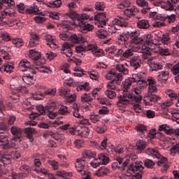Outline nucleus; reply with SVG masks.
<instances>
[{"label":"nucleus","mask_w":179,"mask_h":179,"mask_svg":"<svg viewBox=\"0 0 179 179\" xmlns=\"http://www.w3.org/2000/svg\"><path fill=\"white\" fill-rule=\"evenodd\" d=\"M22 80L26 83L27 85H34V82H36V80L34 79V74L32 73L24 74L22 76Z\"/></svg>","instance_id":"nucleus-24"},{"label":"nucleus","mask_w":179,"mask_h":179,"mask_svg":"<svg viewBox=\"0 0 179 179\" xmlns=\"http://www.w3.org/2000/svg\"><path fill=\"white\" fill-rule=\"evenodd\" d=\"M75 71L76 73H74V76H83V75H86V71L79 66L75 68Z\"/></svg>","instance_id":"nucleus-55"},{"label":"nucleus","mask_w":179,"mask_h":179,"mask_svg":"<svg viewBox=\"0 0 179 179\" xmlns=\"http://www.w3.org/2000/svg\"><path fill=\"white\" fill-rule=\"evenodd\" d=\"M170 73L167 71H161L157 76L159 82H167L169 80V76Z\"/></svg>","instance_id":"nucleus-29"},{"label":"nucleus","mask_w":179,"mask_h":179,"mask_svg":"<svg viewBox=\"0 0 179 179\" xmlns=\"http://www.w3.org/2000/svg\"><path fill=\"white\" fill-rule=\"evenodd\" d=\"M107 174H110V169H108L106 166H101L96 172V176H97L98 177H104L107 176Z\"/></svg>","instance_id":"nucleus-33"},{"label":"nucleus","mask_w":179,"mask_h":179,"mask_svg":"<svg viewBox=\"0 0 179 179\" xmlns=\"http://www.w3.org/2000/svg\"><path fill=\"white\" fill-rule=\"evenodd\" d=\"M96 152L90 150H85L83 154V157L81 159H84V160H88L90 159H93V157H95Z\"/></svg>","instance_id":"nucleus-36"},{"label":"nucleus","mask_w":179,"mask_h":179,"mask_svg":"<svg viewBox=\"0 0 179 179\" xmlns=\"http://www.w3.org/2000/svg\"><path fill=\"white\" fill-rule=\"evenodd\" d=\"M142 65V59L139 56H134L130 59V66L133 68L134 71L141 68Z\"/></svg>","instance_id":"nucleus-15"},{"label":"nucleus","mask_w":179,"mask_h":179,"mask_svg":"<svg viewBox=\"0 0 179 179\" xmlns=\"http://www.w3.org/2000/svg\"><path fill=\"white\" fill-rule=\"evenodd\" d=\"M59 114H60V115H68V114H69V111L68 110V107L62 105L59 109L58 111Z\"/></svg>","instance_id":"nucleus-57"},{"label":"nucleus","mask_w":179,"mask_h":179,"mask_svg":"<svg viewBox=\"0 0 179 179\" xmlns=\"http://www.w3.org/2000/svg\"><path fill=\"white\" fill-rule=\"evenodd\" d=\"M71 40L74 44H79V43H85L86 39L82 36H78L76 34H73L71 36Z\"/></svg>","instance_id":"nucleus-35"},{"label":"nucleus","mask_w":179,"mask_h":179,"mask_svg":"<svg viewBox=\"0 0 179 179\" xmlns=\"http://www.w3.org/2000/svg\"><path fill=\"white\" fill-rule=\"evenodd\" d=\"M177 153H179V143L172 145L170 149L171 156H176Z\"/></svg>","instance_id":"nucleus-53"},{"label":"nucleus","mask_w":179,"mask_h":179,"mask_svg":"<svg viewBox=\"0 0 179 179\" xmlns=\"http://www.w3.org/2000/svg\"><path fill=\"white\" fill-rule=\"evenodd\" d=\"M76 51L79 54L82 52H86V51H92V52H94L95 57H100V54H104V50L99 48L97 45H95V44H90L87 46H84V45L76 46Z\"/></svg>","instance_id":"nucleus-7"},{"label":"nucleus","mask_w":179,"mask_h":179,"mask_svg":"<svg viewBox=\"0 0 179 179\" xmlns=\"http://www.w3.org/2000/svg\"><path fill=\"white\" fill-rule=\"evenodd\" d=\"M137 86L143 90V89L148 86V82L143 78L142 80L137 81Z\"/></svg>","instance_id":"nucleus-64"},{"label":"nucleus","mask_w":179,"mask_h":179,"mask_svg":"<svg viewBox=\"0 0 179 179\" xmlns=\"http://www.w3.org/2000/svg\"><path fill=\"white\" fill-rule=\"evenodd\" d=\"M134 53H135V51H134V50L127 49V50H124L123 57L124 58H129V57H132V55H134Z\"/></svg>","instance_id":"nucleus-60"},{"label":"nucleus","mask_w":179,"mask_h":179,"mask_svg":"<svg viewBox=\"0 0 179 179\" xmlns=\"http://www.w3.org/2000/svg\"><path fill=\"white\" fill-rule=\"evenodd\" d=\"M159 161L157 162V166L159 167H164V170H167L169 169V161L167 160V158L164 157L161 155L160 158H158Z\"/></svg>","instance_id":"nucleus-27"},{"label":"nucleus","mask_w":179,"mask_h":179,"mask_svg":"<svg viewBox=\"0 0 179 179\" xmlns=\"http://www.w3.org/2000/svg\"><path fill=\"white\" fill-rule=\"evenodd\" d=\"M87 162L89 161L84 159V158H80L76 159V162L75 164L77 171H78V173H80L81 176H83V179H90L92 177L90 173L85 171V167L87 166Z\"/></svg>","instance_id":"nucleus-8"},{"label":"nucleus","mask_w":179,"mask_h":179,"mask_svg":"<svg viewBox=\"0 0 179 179\" xmlns=\"http://www.w3.org/2000/svg\"><path fill=\"white\" fill-rule=\"evenodd\" d=\"M40 8L38 6L34 3L31 6H28L27 8V15H38Z\"/></svg>","instance_id":"nucleus-25"},{"label":"nucleus","mask_w":179,"mask_h":179,"mask_svg":"<svg viewBox=\"0 0 179 179\" xmlns=\"http://www.w3.org/2000/svg\"><path fill=\"white\" fill-rule=\"evenodd\" d=\"M90 120L91 122H92V124H97V125L103 122H101V120H100V117H99V115H91L90 117Z\"/></svg>","instance_id":"nucleus-50"},{"label":"nucleus","mask_w":179,"mask_h":179,"mask_svg":"<svg viewBox=\"0 0 179 179\" xmlns=\"http://www.w3.org/2000/svg\"><path fill=\"white\" fill-rule=\"evenodd\" d=\"M136 3L138 5V6L143 8L141 12L144 15L148 13L151 9L150 6H149V3H148V1L146 0H136Z\"/></svg>","instance_id":"nucleus-19"},{"label":"nucleus","mask_w":179,"mask_h":179,"mask_svg":"<svg viewBox=\"0 0 179 179\" xmlns=\"http://www.w3.org/2000/svg\"><path fill=\"white\" fill-rule=\"evenodd\" d=\"M133 82L134 78H127L122 82L123 94L117 96L118 99L117 106H118V107H127L131 101L139 103L142 100V96H136L133 92H129Z\"/></svg>","instance_id":"nucleus-1"},{"label":"nucleus","mask_w":179,"mask_h":179,"mask_svg":"<svg viewBox=\"0 0 179 179\" xmlns=\"http://www.w3.org/2000/svg\"><path fill=\"white\" fill-rule=\"evenodd\" d=\"M3 11L1 12V10ZM15 16V1L14 0H0V24L8 23L7 17Z\"/></svg>","instance_id":"nucleus-5"},{"label":"nucleus","mask_w":179,"mask_h":179,"mask_svg":"<svg viewBox=\"0 0 179 179\" xmlns=\"http://www.w3.org/2000/svg\"><path fill=\"white\" fill-rule=\"evenodd\" d=\"M142 54L143 59H148L151 55L149 48L146 47L145 49H143L142 51Z\"/></svg>","instance_id":"nucleus-62"},{"label":"nucleus","mask_w":179,"mask_h":179,"mask_svg":"<svg viewBox=\"0 0 179 179\" xmlns=\"http://www.w3.org/2000/svg\"><path fill=\"white\" fill-rule=\"evenodd\" d=\"M56 108H57V103L55 102H52L46 106V110H48V113L54 112V110Z\"/></svg>","instance_id":"nucleus-63"},{"label":"nucleus","mask_w":179,"mask_h":179,"mask_svg":"<svg viewBox=\"0 0 179 179\" xmlns=\"http://www.w3.org/2000/svg\"><path fill=\"white\" fill-rule=\"evenodd\" d=\"M20 142H22V137L14 136L10 141L9 149L10 148H16Z\"/></svg>","instance_id":"nucleus-41"},{"label":"nucleus","mask_w":179,"mask_h":179,"mask_svg":"<svg viewBox=\"0 0 179 179\" xmlns=\"http://www.w3.org/2000/svg\"><path fill=\"white\" fill-rule=\"evenodd\" d=\"M136 145L137 146V150H138V152H142V150H145V149H146L148 143L143 140H138Z\"/></svg>","instance_id":"nucleus-37"},{"label":"nucleus","mask_w":179,"mask_h":179,"mask_svg":"<svg viewBox=\"0 0 179 179\" xmlns=\"http://www.w3.org/2000/svg\"><path fill=\"white\" fill-rule=\"evenodd\" d=\"M129 164V159L124 162V158L117 157L114 162L112 163L111 167L113 170H119V171H124L125 167Z\"/></svg>","instance_id":"nucleus-9"},{"label":"nucleus","mask_w":179,"mask_h":179,"mask_svg":"<svg viewBox=\"0 0 179 179\" xmlns=\"http://www.w3.org/2000/svg\"><path fill=\"white\" fill-rule=\"evenodd\" d=\"M93 99L90 96V94H84L81 96L82 103H87L89 101H92Z\"/></svg>","instance_id":"nucleus-59"},{"label":"nucleus","mask_w":179,"mask_h":179,"mask_svg":"<svg viewBox=\"0 0 179 179\" xmlns=\"http://www.w3.org/2000/svg\"><path fill=\"white\" fill-rule=\"evenodd\" d=\"M141 161H136L129 166L127 173L135 177V179H142V174H143V166Z\"/></svg>","instance_id":"nucleus-6"},{"label":"nucleus","mask_w":179,"mask_h":179,"mask_svg":"<svg viewBox=\"0 0 179 179\" xmlns=\"http://www.w3.org/2000/svg\"><path fill=\"white\" fill-rule=\"evenodd\" d=\"M100 124L95 127V131L100 134H106L107 132V126L106 124L101 125Z\"/></svg>","instance_id":"nucleus-40"},{"label":"nucleus","mask_w":179,"mask_h":179,"mask_svg":"<svg viewBox=\"0 0 179 179\" xmlns=\"http://www.w3.org/2000/svg\"><path fill=\"white\" fill-rule=\"evenodd\" d=\"M98 161L100 164H103L104 166H107L108 163H110V157L104 154H99L97 157Z\"/></svg>","instance_id":"nucleus-28"},{"label":"nucleus","mask_w":179,"mask_h":179,"mask_svg":"<svg viewBox=\"0 0 179 179\" xmlns=\"http://www.w3.org/2000/svg\"><path fill=\"white\" fill-rule=\"evenodd\" d=\"M143 40L144 41V44H146V45H152V44H153V36L150 34L144 35Z\"/></svg>","instance_id":"nucleus-42"},{"label":"nucleus","mask_w":179,"mask_h":179,"mask_svg":"<svg viewBox=\"0 0 179 179\" xmlns=\"http://www.w3.org/2000/svg\"><path fill=\"white\" fill-rule=\"evenodd\" d=\"M142 102V98L140 102H136V101H131L130 103L129 104H132L133 105V109L135 111V113H139V111H141V106L139 104L140 103Z\"/></svg>","instance_id":"nucleus-48"},{"label":"nucleus","mask_w":179,"mask_h":179,"mask_svg":"<svg viewBox=\"0 0 179 179\" xmlns=\"http://www.w3.org/2000/svg\"><path fill=\"white\" fill-rule=\"evenodd\" d=\"M25 133L27 134V136L29 139L30 142H33V134L34 133V129L28 127L25 129Z\"/></svg>","instance_id":"nucleus-51"},{"label":"nucleus","mask_w":179,"mask_h":179,"mask_svg":"<svg viewBox=\"0 0 179 179\" xmlns=\"http://www.w3.org/2000/svg\"><path fill=\"white\" fill-rule=\"evenodd\" d=\"M55 93H57V90L55 88L53 89H48L44 91L43 93H41V97H45V96H50L52 97L55 96Z\"/></svg>","instance_id":"nucleus-43"},{"label":"nucleus","mask_w":179,"mask_h":179,"mask_svg":"<svg viewBox=\"0 0 179 179\" xmlns=\"http://www.w3.org/2000/svg\"><path fill=\"white\" fill-rule=\"evenodd\" d=\"M8 164H10L9 156L3 155L2 152L0 151V177H2L5 173L3 172V167H5V166H8Z\"/></svg>","instance_id":"nucleus-13"},{"label":"nucleus","mask_w":179,"mask_h":179,"mask_svg":"<svg viewBox=\"0 0 179 179\" xmlns=\"http://www.w3.org/2000/svg\"><path fill=\"white\" fill-rule=\"evenodd\" d=\"M95 24L97 27H103L106 26L107 17H106V13H98L94 16Z\"/></svg>","instance_id":"nucleus-12"},{"label":"nucleus","mask_w":179,"mask_h":179,"mask_svg":"<svg viewBox=\"0 0 179 179\" xmlns=\"http://www.w3.org/2000/svg\"><path fill=\"white\" fill-rule=\"evenodd\" d=\"M146 155L148 156H151L153 159H160L162 157V155L160 154V151H159V148H149L145 150Z\"/></svg>","instance_id":"nucleus-14"},{"label":"nucleus","mask_w":179,"mask_h":179,"mask_svg":"<svg viewBox=\"0 0 179 179\" xmlns=\"http://www.w3.org/2000/svg\"><path fill=\"white\" fill-rule=\"evenodd\" d=\"M159 131H164L167 135H171L174 134L175 130L173 127L167 126V124H162L159 127Z\"/></svg>","instance_id":"nucleus-30"},{"label":"nucleus","mask_w":179,"mask_h":179,"mask_svg":"<svg viewBox=\"0 0 179 179\" xmlns=\"http://www.w3.org/2000/svg\"><path fill=\"white\" fill-rule=\"evenodd\" d=\"M146 82L148 86V93L145 95L143 101L145 106H152L151 103H157L161 99L160 96L155 94L157 92V82L152 76H148Z\"/></svg>","instance_id":"nucleus-4"},{"label":"nucleus","mask_w":179,"mask_h":179,"mask_svg":"<svg viewBox=\"0 0 179 179\" xmlns=\"http://www.w3.org/2000/svg\"><path fill=\"white\" fill-rule=\"evenodd\" d=\"M2 134L3 133H0V146H1L3 149H9V140L8 139V136Z\"/></svg>","instance_id":"nucleus-22"},{"label":"nucleus","mask_w":179,"mask_h":179,"mask_svg":"<svg viewBox=\"0 0 179 179\" xmlns=\"http://www.w3.org/2000/svg\"><path fill=\"white\" fill-rule=\"evenodd\" d=\"M143 163L147 169H153L156 166V162L150 159H145Z\"/></svg>","instance_id":"nucleus-49"},{"label":"nucleus","mask_w":179,"mask_h":179,"mask_svg":"<svg viewBox=\"0 0 179 179\" xmlns=\"http://www.w3.org/2000/svg\"><path fill=\"white\" fill-rule=\"evenodd\" d=\"M138 12V8L136 7L133 6L131 8H127L124 11V16H127V17H132V16H135V13Z\"/></svg>","instance_id":"nucleus-32"},{"label":"nucleus","mask_w":179,"mask_h":179,"mask_svg":"<svg viewBox=\"0 0 179 179\" xmlns=\"http://www.w3.org/2000/svg\"><path fill=\"white\" fill-rule=\"evenodd\" d=\"M2 64V58H0V65ZM15 69V66H13V63H7L5 64L3 66L0 67L1 72H7L10 73L12 71Z\"/></svg>","instance_id":"nucleus-23"},{"label":"nucleus","mask_w":179,"mask_h":179,"mask_svg":"<svg viewBox=\"0 0 179 179\" xmlns=\"http://www.w3.org/2000/svg\"><path fill=\"white\" fill-rule=\"evenodd\" d=\"M71 47H72L71 44L64 43L62 48V54L66 55V57H72V49H71Z\"/></svg>","instance_id":"nucleus-21"},{"label":"nucleus","mask_w":179,"mask_h":179,"mask_svg":"<svg viewBox=\"0 0 179 179\" xmlns=\"http://www.w3.org/2000/svg\"><path fill=\"white\" fill-rule=\"evenodd\" d=\"M131 2H129L128 0H126L117 4V9H125V8H129Z\"/></svg>","instance_id":"nucleus-52"},{"label":"nucleus","mask_w":179,"mask_h":179,"mask_svg":"<svg viewBox=\"0 0 179 179\" xmlns=\"http://www.w3.org/2000/svg\"><path fill=\"white\" fill-rule=\"evenodd\" d=\"M95 9L96 10H104L106 9V3L104 2H96L95 3Z\"/></svg>","instance_id":"nucleus-61"},{"label":"nucleus","mask_w":179,"mask_h":179,"mask_svg":"<svg viewBox=\"0 0 179 179\" xmlns=\"http://www.w3.org/2000/svg\"><path fill=\"white\" fill-rule=\"evenodd\" d=\"M129 38H131V33H129V31L123 32L118 36L119 41L124 43V44H127V42Z\"/></svg>","instance_id":"nucleus-31"},{"label":"nucleus","mask_w":179,"mask_h":179,"mask_svg":"<svg viewBox=\"0 0 179 179\" xmlns=\"http://www.w3.org/2000/svg\"><path fill=\"white\" fill-rule=\"evenodd\" d=\"M115 69L116 71L115 72L111 71L110 73H108L106 76V79L110 80L108 83V88L111 90H115L117 86H118V85L121 83V80H122V75H128L129 72L127 64H117Z\"/></svg>","instance_id":"nucleus-3"},{"label":"nucleus","mask_w":179,"mask_h":179,"mask_svg":"<svg viewBox=\"0 0 179 179\" xmlns=\"http://www.w3.org/2000/svg\"><path fill=\"white\" fill-rule=\"evenodd\" d=\"M69 26H78L80 31L81 33H89L92 31L94 27L92 24H90L86 22L85 20H89L90 16L87 13H83L81 15L78 14L75 11H71L69 14Z\"/></svg>","instance_id":"nucleus-2"},{"label":"nucleus","mask_w":179,"mask_h":179,"mask_svg":"<svg viewBox=\"0 0 179 179\" xmlns=\"http://www.w3.org/2000/svg\"><path fill=\"white\" fill-rule=\"evenodd\" d=\"M157 20H161V22H166V23H174L176 22V15L172 14L171 15H157Z\"/></svg>","instance_id":"nucleus-16"},{"label":"nucleus","mask_w":179,"mask_h":179,"mask_svg":"<svg viewBox=\"0 0 179 179\" xmlns=\"http://www.w3.org/2000/svg\"><path fill=\"white\" fill-rule=\"evenodd\" d=\"M150 68L152 69V71H155L157 72V71H162V69H163V64L159 62H152L150 64Z\"/></svg>","instance_id":"nucleus-44"},{"label":"nucleus","mask_w":179,"mask_h":179,"mask_svg":"<svg viewBox=\"0 0 179 179\" xmlns=\"http://www.w3.org/2000/svg\"><path fill=\"white\" fill-rule=\"evenodd\" d=\"M17 10L22 15H27V7L23 3H20L16 6Z\"/></svg>","instance_id":"nucleus-45"},{"label":"nucleus","mask_w":179,"mask_h":179,"mask_svg":"<svg viewBox=\"0 0 179 179\" xmlns=\"http://www.w3.org/2000/svg\"><path fill=\"white\" fill-rule=\"evenodd\" d=\"M171 114L173 117V120L179 124V109H173L171 112Z\"/></svg>","instance_id":"nucleus-54"},{"label":"nucleus","mask_w":179,"mask_h":179,"mask_svg":"<svg viewBox=\"0 0 179 179\" xmlns=\"http://www.w3.org/2000/svg\"><path fill=\"white\" fill-rule=\"evenodd\" d=\"M137 27L138 29H148L150 25L149 24V21L147 20H139L137 22Z\"/></svg>","instance_id":"nucleus-38"},{"label":"nucleus","mask_w":179,"mask_h":179,"mask_svg":"<svg viewBox=\"0 0 179 179\" xmlns=\"http://www.w3.org/2000/svg\"><path fill=\"white\" fill-rule=\"evenodd\" d=\"M29 58H31V59H33L34 64H36L37 66H41L42 65H44V64H45V60L44 59L40 62V59L41 58V54L34 50H29Z\"/></svg>","instance_id":"nucleus-10"},{"label":"nucleus","mask_w":179,"mask_h":179,"mask_svg":"<svg viewBox=\"0 0 179 179\" xmlns=\"http://www.w3.org/2000/svg\"><path fill=\"white\" fill-rule=\"evenodd\" d=\"M20 170L22 171V173H24L29 176L31 171V168H30V166L28 165L24 164L20 167Z\"/></svg>","instance_id":"nucleus-56"},{"label":"nucleus","mask_w":179,"mask_h":179,"mask_svg":"<svg viewBox=\"0 0 179 179\" xmlns=\"http://www.w3.org/2000/svg\"><path fill=\"white\" fill-rule=\"evenodd\" d=\"M43 38L47 41V45H49L50 48H55V47H57V43H57V41H55V36L45 34Z\"/></svg>","instance_id":"nucleus-20"},{"label":"nucleus","mask_w":179,"mask_h":179,"mask_svg":"<svg viewBox=\"0 0 179 179\" xmlns=\"http://www.w3.org/2000/svg\"><path fill=\"white\" fill-rule=\"evenodd\" d=\"M10 132L13 136H17L19 138H22V129L16 127V126H13L10 127Z\"/></svg>","instance_id":"nucleus-34"},{"label":"nucleus","mask_w":179,"mask_h":179,"mask_svg":"<svg viewBox=\"0 0 179 179\" xmlns=\"http://www.w3.org/2000/svg\"><path fill=\"white\" fill-rule=\"evenodd\" d=\"M131 40L134 44H145L143 38L139 37V32L137 31L131 32Z\"/></svg>","instance_id":"nucleus-18"},{"label":"nucleus","mask_w":179,"mask_h":179,"mask_svg":"<svg viewBox=\"0 0 179 179\" xmlns=\"http://www.w3.org/2000/svg\"><path fill=\"white\" fill-rule=\"evenodd\" d=\"M136 129L138 132H141V138H145V136H146V135H145V132H146L147 129L145 125L138 124L136 125Z\"/></svg>","instance_id":"nucleus-39"},{"label":"nucleus","mask_w":179,"mask_h":179,"mask_svg":"<svg viewBox=\"0 0 179 179\" xmlns=\"http://www.w3.org/2000/svg\"><path fill=\"white\" fill-rule=\"evenodd\" d=\"M145 78V73H134L132 75L131 79H133V82H139L142 80V79Z\"/></svg>","instance_id":"nucleus-47"},{"label":"nucleus","mask_w":179,"mask_h":179,"mask_svg":"<svg viewBox=\"0 0 179 179\" xmlns=\"http://www.w3.org/2000/svg\"><path fill=\"white\" fill-rule=\"evenodd\" d=\"M113 26L111 29H115L116 30H120V28L118 27H125L127 26V24L124 23V20H120L117 18H115L113 20Z\"/></svg>","instance_id":"nucleus-26"},{"label":"nucleus","mask_w":179,"mask_h":179,"mask_svg":"<svg viewBox=\"0 0 179 179\" xmlns=\"http://www.w3.org/2000/svg\"><path fill=\"white\" fill-rule=\"evenodd\" d=\"M19 68H21V69H28L29 72H30V73H32V75H36V69H34V66L31 65L30 64V62H29L26 59H24L20 61L19 64Z\"/></svg>","instance_id":"nucleus-11"},{"label":"nucleus","mask_w":179,"mask_h":179,"mask_svg":"<svg viewBox=\"0 0 179 179\" xmlns=\"http://www.w3.org/2000/svg\"><path fill=\"white\" fill-rule=\"evenodd\" d=\"M0 55H2L3 59H10V56L8 52L7 47H3L0 49Z\"/></svg>","instance_id":"nucleus-46"},{"label":"nucleus","mask_w":179,"mask_h":179,"mask_svg":"<svg viewBox=\"0 0 179 179\" xmlns=\"http://www.w3.org/2000/svg\"><path fill=\"white\" fill-rule=\"evenodd\" d=\"M48 163L51 166L52 170H58L59 169V164L55 160H49Z\"/></svg>","instance_id":"nucleus-58"},{"label":"nucleus","mask_w":179,"mask_h":179,"mask_svg":"<svg viewBox=\"0 0 179 179\" xmlns=\"http://www.w3.org/2000/svg\"><path fill=\"white\" fill-rule=\"evenodd\" d=\"M38 43H40V36L37 34L31 33L28 47H29V48H33V47L38 45Z\"/></svg>","instance_id":"nucleus-17"}]
</instances>
